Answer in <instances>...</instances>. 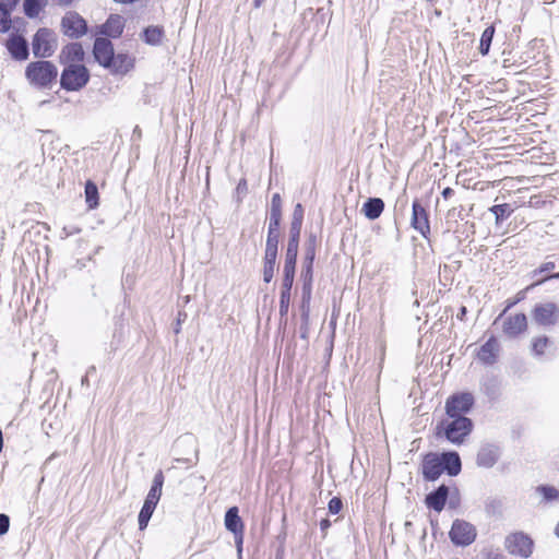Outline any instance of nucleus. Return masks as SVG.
Here are the masks:
<instances>
[{
  "mask_svg": "<svg viewBox=\"0 0 559 559\" xmlns=\"http://www.w3.org/2000/svg\"><path fill=\"white\" fill-rule=\"evenodd\" d=\"M133 67V60L124 53H114L112 63L108 66L114 73H126Z\"/></svg>",
  "mask_w": 559,
  "mask_h": 559,
  "instance_id": "23",
  "label": "nucleus"
},
{
  "mask_svg": "<svg viewBox=\"0 0 559 559\" xmlns=\"http://www.w3.org/2000/svg\"><path fill=\"white\" fill-rule=\"evenodd\" d=\"M80 231H81V229L75 226H69V227L63 228V233L66 234L67 237L71 236V235L79 234Z\"/></svg>",
  "mask_w": 559,
  "mask_h": 559,
  "instance_id": "48",
  "label": "nucleus"
},
{
  "mask_svg": "<svg viewBox=\"0 0 559 559\" xmlns=\"http://www.w3.org/2000/svg\"><path fill=\"white\" fill-rule=\"evenodd\" d=\"M57 4L59 5H62V7H68L70 5L74 0H55Z\"/></svg>",
  "mask_w": 559,
  "mask_h": 559,
  "instance_id": "54",
  "label": "nucleus"
},
{
  "mask_svg": "<svg viewBox=\"0 0 559 559\" xmlns=\"http://www.w3.org/2000/svg\"><path fill=\"white\" fill-rule=\"evenodd\" d=\"M115 2L122 3V4H131L134 3L136 0H114Z\"/></svg>",
  "mask_w": 559,
  "mask_h": 559,
  "instance_id": "55",
  "label": "nucleus"
},
{
  "mask_svg": "<svg viewBox=\"0 0 559 559\" xmlns=\"http://www.w3.org/2000/svg\"><path fill=\"white\" fill-rule=\"evenodd\" d=\"M93 53L100 66L108 68L112 63L115 53L111 41L104 37H97L94 41Z\"/></svg>",
  "mask_w": 559,
  "mask_h": 559,
  "instance_id": "12",
  "label": "nucleus"
},
{
  "mask_svg": "<svg viewBox=\"0 0 559 559\" xmlns=\"http://www.w3.org/2000/svg\"><path fill=\"white\" fill-rule=\"evenodd\" d=\"M502 320V332L509 338L518 337L527 329V318L524 313L503 317Z\"/></svg>",
  "mask_w": 559,
  "mask_h": 559,
  "instance_id": "10",
  "label": "nucleus"
},
{
  "mask_svg": "<svg viewBox=\"0 0 559 559\" xmlns=\"http://www.w3.org/2000/svg\"><path fill=\"white\" fill-rule=\"evenodd\" d=\"M499 344L495 337H490L478 350V359L486 364L492 365L498 356Z\"/></svg>",
  "mask_w": 559,
  "mask_h": 559,
  "instance_id": "17",
  "label": "nucleus"
},
{
  "mask_svg": "<svg viewBox=\"0 0 559 559\" xmlns=\"http://www.w3.org/2000/svg\"><path fill=\"white\" fill-rule=\"evenodd\" d=\"M493 35H495V26L493 25L486 27L485 31L483 32L481 37H480V43H479V52L483 56L488 55Z\"/></svg>",
  "mask_w": 559,
  "mask_h": 559,
  "instance_id": "29",
  "label": "nucleus"
},
{
  "mask_svg": "<svg viewBox=\"0 0 559 559\" xmlns=\"http://www.w3.org/2000/svg\"><path fill=\"white\" fill-rule=\"evenodd\" d=\"M548 342H549V340L546 336L535 338L532 343L533 353L537 356L543 355L545 352V348L548 345Z\"/></svg>",
  "mask_w": 559,
  "mask_h": 559,
  "instance_id": "34",
  "label": "nucleus"
},
{
  "mask_svg": "<svg viewBox=\"0 0 559 559\" xmlns=\"http://www.w3.org/2000/svg\"><path fill=\"white\" fill-rule=\"evenodd\" d=\"M84 193H85V201L87 203V206L90 210H94L98 206V189H97V186L88 180L86 183H85V190H84Z\"/></svg>",
  "mask_w": 559,
  "mask_h": 559,
  "instance_id": "26",
  "label": "nucleus"
},
{
  "mask_svg": "<svg viewBox=\"0 0 559 559\" xmlns=\"http://www.w3.org/2000/svg\"><path fill=\"white\" fill-rule=\"evenodd\" d=\"M555 535L559 538V522L557 523L555 527Z\"/></svg>",
  "mask_w": 559,
  "mask_h": 559,
  "instance_id": "58",
  "label": "nucleus"
},
{
  "mask_svg": "<svg viewBox=\"0 0 559 559\" xmlns=\"http://www.w3.org/2000/svg\"><path fill=\"white\" fill-rule=\"evenodd\" d=\"M176 462L177 463H187V462L192 463V460H190V459H177Z\"/></svg>",
  "mask_w": 559,
  "mask_h": 559,
  "instance_id": "56",
  "label": "nucleus"
},
{
  "mask_svg": "<svg viewBox=\"0 0 559 559\" xmlns=\"http://www.w3.org/2000/svg\"><path fill=\"white\" fill-rule=\"evenodd\" d=\"M295 270L283 269L282 290L290 293L294 283Z\"/></svg>",
  "mask_w": 559,
  "mask_h": 559,
  "instance_id": "32",
  "label": "nucleus"
},
{
  "mask_svg": "<svg viewBox=\"0 0 559 559\" xmlns=\"http://www.w3.org/2000/svg\"><path fill=\"white\" fill-rule=\"evenodd\" d=\"M124 17L119 14H111L107 19L106 23L102 27V33L106 36L117 38L119 37L124 28Z\"/></svg>",
  "mask_w": 559,
  "mask_h": 559,
  "instance_id": "16",
  "label": "nucleus"
},
{
  "mask_svg": "<svg viewBox=\"0 0 559 559\" xmlns=\"http://www.w3.org/2000/svg\"><path fill=\"white\" fill-rule=\"evenodd\" d=\"M507 550L515 556L527 558L533 551V540L524 533L510 534L504 542Z\"/></svg>",
  "mask_w": 559,
  "mask_h": 559,
  "instance_id": "8",
  "label": "nucleus"
},
{
  "mask_svg": "<svg viewBox=\"0 0 559 559\" xmlns=\"http://www.w3.org/2000/svg\"><path fill=\"white\" fill-rule=\"evenodd\" d=\"M437 489L443 490V489H449V487L442 484Z\"/></svg>",
  "mask_w": 559,
  "mask_h": 559,
  "instance_id": "60",
  "label": "nucleus"
},
{
  "mask_svg": "<svg viewBox=\"0 0 559 559\" xmlns=\"http://www.w3.org/2000/svg\"><path fill=\"white\" fill-rule=\"evenodd\" d=\"M449 535L453 544L467 546L475 540L476 530L471 523L464 520H455Z\"/></svg>",
  "mask_w": 559,
  "mask_h": 559,
  "instance_id": "7",
  "label": "nucleus"
},
{
  "mask_svg": "<svg viewBox=\"0 0 559 559\" xmlns=\"http://www.w3.org/2000/svg\"><path fill=\"white\" fill-rule=\"evenodd\" d=\"M384 210V202L379 198L368 199L361 209V212L369 219H377Z\"/></svg>",
  "mask_w": 559,
  "mask_h": 559,
  "instance_id": "21",
  "label": "nucleus"
},
{
  "mask_svg": "<svg viewBox=\"0 0 559 559\" xmlns=\"http://www.w3.org/2000/svg\"><path fill=\"white\" fill-rule=\"evenodd\" d=\"M45 4L46 0H24V13L28 17H36Z\"/></svg>",
  "mask_w": 559,
  "mask_h": 559,
  "instance_id": "30",
  "label": "nucleus"
},
{
  "mask_svg": "<svg viewBox=\"0 0 559 559\" xmlns=\"http://www.w3.org/2000/svg\"><path fill=\"white\" fill-rule=\"evenodd\" d=\"M411 225L424 238H427L430 233L429 216L426 209L419 201L413 202Z\"/></svg>",
  "mask_w": 559,
  "mask_h": 559,
  "instance_id": "11",
  "label": "nucleus"
},
{
  "mask_svg": "<svg viewBox=\"0 0 559 559\" xmlns=\"http://www.w3.org/2000/svg\"><path fill=\"white\" fill-rule=\"evenodd\" d=\"M10 520L5 514H0V536L5 534L9 530Z\"/></svg>",
  "mask_w": 559,
  "mask_h": 559,
  "instance_id": "45",
  "label": "nucleus"
},
{
  "mask_svg": "<svg viewBox=\"0 0 559 559\" xmlns=\"http://www.w3.org/2000/svg\"><path fill=\"white\" fill-rule=\"evenodd\" d=\"M11 27L10 12L0 3V32L5 33Z\"/></svg>",
  "mask_w": 559,
  "mask_h": 559,
  "instance_id": "33",
  "label": "nucleus"
},
{
  "mask_svg": "<svg viewBox=\"0 0 559 559\" xmlns=\"http://www.w3.org/2000/svg\"><path fill=\"white\" fill-rule=\"evenodd\" d=\"M5 46L13 59L22 61L28 58V44L23 36L11 35L8 38Z\"/></svg>",
  "mask_w": 559,
  "mask_h": 559,
  "instance_id": "15",
  "label": "nucleus"
},
{
  "mask_svg": "<svg viewBox=\"0 0 559 559\" xmlns=\"http://www.w3.org/2000/svg\"><path fill=\"white\" fill-rule=\"evenodd\" d=\"M163 484H164V476H163V473L159 471V472L154 476V479H153V483H152L151 489H162Z\"/></svg>",
  "mask_w": 559,
  "mask_h": 559,
  "instance_id": "46",
  "label": "nucleus"
},
{
  "mask_svg": "<svg viewBox=\"0 0 559 559\" xmlns=\"http://www.w3.org/2000/svg\"><path fill=\"white\" fill-rule=\"evenodd\" d=\"M474 396L469 392H459L450 395L444 405L448 417H467L466 415L473 408Z\"/></svg>",
  "mask_w": 559,
  "mask_h": 559,
  "instance_id": "4",
  "label": "nucleus"
},
{
  "mask_svg": "<svg viewBox=\"0 0 559 559\" xmlns=\"http://www.w3.org/2000/svg\"><path fill=\"white\" fill-rule=\"evenodd\" d=\"M460 503H461L460 491H450L449 493H447V506L450 509L459 508Z\"/></svg>",
  "mask_w": 559,
  "mask_h": 559,
  "instance_id": "40",
  "label": "nucleus"
},
{
  "mask_svg": "<svg viewBox=\"0 0 559 559\" xmlns=\"http://www.w3.org/2000/svg\"><path fill=\"white\" fill-rule=\"evenodd\" d=\"M276 258L277 252L265 251L263 267V281L265 283H270L273 280L276 265Z\"/></svg>",
  "mask_w": 559,
  "mask_h": 559,
  "instance_id": "25",
  "label": "nucleus"
},
{
  "mask_svg": "<svg viewBox=\"0 0 559 559\" xmlns=\"http://www.w3.org/2000/svg\"><path fill=\"white\" fill-rule=\"evenodd\" d=\"M343 508L342 500L337 497H334L329 502V511L332 514H337Z\"/></svg>",
  "mask_w": 559,
  "mask_h": 559,
  "instance_id": "42",
  "label": "nucleus"
},
{
  "mask_svg": "<svg viewBox=\"0 0 559 559\" xmlns=\"http://www.w3.org/2000/svg\"><path fill=\"white\" fill-rule=\"evenodd\" d=\"M301 226H302L301 223L292 222L289 240H295L296 243H299Z\"/></svg>",
  "mask_w": 559,
  "mask_h": 559,
  "instance_id": "41",
  "label": "nucleus"
},
{
  "mask_svg": "<svg viewBox=\"0 0 559 559\" xmlns=\"http://www.w3.org/2000/svg\"><path fill=\"white\" fill-rule=\"evenodd\" d=\"M25 76L29 84L37 88H50L57 81L58 69L50 61H34L27 64Z\"/></svg>",
  "mask_w": 559,
  "mask_h": 559,
  "instance_id": "2",
  "label": "nucleus"
},
{
  "mask_svg": "<svg viewBox=\"0 0 559 559\" xmlns=\"http://www.w3.org/2000/svg\"><path fill=\"white\" fill-rule=\"evenodd\" d=\"M164 36L163 28L158 26H148L143 32L144 41L148 45H158Z\"/></svg>",
  "mask_w": 559,
  "mask_h": 559,
  "instance_id": "28",
  "label": "nucleus"
},
{
  "mask_svg": "<svg viewBox=\"0 0 559 559\" xmlns=\"http://www.w3.org/2000/svg\"><path fill=\"white\" fill-rule=\"evenodd\" d=\"M270 216L282 217V199L278 193L272 197Z\"/></svg>",
  "mask_w": 559,
  "mask_h": 559,
  "instance_id": "35",
  "label": "nucleus"
},
{
  "mask_svg": "<svg viewBox=\"0 0 559 559\" xmlns=\"http://www.w3.org/2000/svg\"><path fill=\"white\" fill-rule=\"evenodd\" d=\"M282 217L270 216L269 230L271 234L280 233V223Z\"/></svg>",
  "mask_w": 559,
  "mask_h": 559,
  "instance_id": "44",
  "label": "nucleus"
},
{
  "mask_svg": "<svg viewBox=\"0 0 559 559\" xmlns=\"http://www.w3.org/2000/svg\"><path fill=\"white\" fill-rule=\"evenodd\" d=\"M473 421L468 417H448L436 427V436L445 438L449 442L461 445L473 430Z\"/></svg>",
  "mask_w": 559,
  "mask_h": 559,
  "instance_id": "1",
  "label": "nucleus"
},
{
  "mask_svg": "<svg viewBox=\"0 0 559 559\" xmlns=\"http://www.w3.org/2000/svg\"><path fill=\"white\" fill-rule=\"evenodd\" d=\"M490 212L496 217V223L499 224L504 218L509 217L512 213V209L510 204L503 203V204H497L490 207Z\"/></svg>",
  "mask_w": 559,
  "mask_h": 559,
  "instance_id": "31",
  "label": "nucleus"
},
{
  "mask_svg": "<svg viewBox=\"0 0 559 559\" xmlns=\"http://www.w3.org/2000/svg\"><path fill=\"white\" fill-rule=\"evenodd\" d=\"M532 318L536 324L550 328L559 321V307L554 302L537 304L532 311Z\"/></svg>",
  "mask_w": 559,
  "mask_h": 559,
  "instance_id": "6",
  "label": "nucleus"
},
{
  "mask_svg": "<svg viewBox=\"0 0 559 559\" xmlns=\"http://www.w3.org/2000/svg\"><path fill=\"white\" fill-rule=\"evenodd\" d=\"M88 80L90 73L85 66L70 63L61 73L60 84L67 91H79L87 84Z\"/></svg>",
  "mask_w": 559,
  "mask_h": 559,
  "instance_id": "3",
  "label": "nucleus"
},
{
  "mask_svg": "<svg viewBox=\"0 0 559 559\" xmlns=\"http://www.w3.org/2000/svg\"><path fill=\"white\" fill-rule=\"evenodd\" d=\"M225 526L234 535H238L243 531V524L240 516L238 515V508L231 507L225 514Z\"/></svg>",
  "mask_w": 559,
  "mask_h": 559,
  "instance_id": "22",
  "label": "nucleus"
},
{
  "mask_svg": "<svg viewBox=\"0 0 559 559\" xmlns=\"http://www.w3.org/2000/svg\"><path fill=\"white\" fill-rule=\"evenodd\" d=\"M519 301L518 300H514V301H509L506 309L498 316V318L495 320V323L499 322L500 320H502V318L504 317L506 312L512 308L516 302Z\"/></svg>",
  "mask_w": 559,
  "mask_h": 559,
  "instance_id": "47",
  "label": "nucleus"
},
{
  "mask_svg": "<svg viewBox=\"0 0 559 559\" xmlns=\"http://www.w3.org/2000/svg\"><path fill=\"white\" fill-rule=\"evenodd\" d=\"M554 269H555V263L554 262H546V263L540 265L538 272L543 273V272H547V271H550V270H554Z\"/></svg>",
  "mask_w": 559,
  "mask_h": 559,
  "instance_id": "49",
  "label": "nucleus"
},
{
  "mask_svg": "<svg viewBox=\"0 0 559 559\" xmlns=\"http://www.w3.org/2000/svg\"><path fill=\"white\" fill-rule=\"evenodd\" d=\"M61 58L70 63H79L84 59V50L80 43H71L61 51Z\"/></svg>",
  "mask_w": 559,
  "mask_h": 559,
  "instance_id": "20",
  "label": "nucleus"
},
{
  "mask_svg": "<svg viewBox=\"0 0 559 559\" xmlns=\"http://www.w3.org/2000/svg\"><path fill=\"white\" fill-rule=\"evenodd\" d=\"M33 53L36 58H48L56 50L53 33L48 28H39L32 41Z\"/></svg>",
  "mask_w": 559,
  "mask_h": 559,
  "instance_id": "5",
  "label": "nucleus"
},
{
  "mask_svg": "<svg viewBox=\"0 0 559 559\" xmlns=\"http://www.w3.org/2000/svg\"><path fill=\"white\" fill-rule=\"evenodd\" d=\"M242 539H243V531L240 532L238 535H235V540L237 544L238 552H241Z\"/></svg>",
  "mask_w": 559,
  "mask_h": 559,
  "instance_id": "51",
  "label": "nucleus"
},
{
  "mask_svg": "<svg viewBox=\"0 0 559 559\" xmlns=\"http://www.w3.org/2000/svg\"><path fill=\"white\" fill-rule=\"evenodd\" d=\"M450 491H430L426 496L425 502L429 509L441 512L447 504V493Z\"/></svg>",
  "mask_w": 559,
  "mask_h": 559,
  "instance_id": "24",
  "label": "nucleus"
},
{
  "mask_svg": "<svg viewBox=\"0 0 559 559\" xmlns=\"http://www.w3.org/2000/svg\"><path fill=\"white\" fill-rule=\"evenodd\" d=\"M314 237L310 238L309 245L306 249V262H307V271L309 272L312 266V262L314 260Z\"/></svg>",
  "mask_w": 559,
  "mask_h": 559,
  "instance_id": "39",
  "label": "nucleus"
},
{
  "mask_svg": "<svg viewBox=\"0 0 559 559\" xmlns=\"http://www.w3.org/2000/svg\"><path fill=\"white\" fill-rule=\"evenodd\" d=\"M185 319H186V314L182 313V312H179L178 313V319H177V324H176V328H175V333H179L180 332L181 322Z\"/></svg>",
  "mask_w": 559,
  "mask_h": 559,
  "instance_id": "50",
  "label": "nucleus"
},
{
  "mask_svg": "<svg viewBox=\"0 0 559 559\" xmlns=\"http://www.w3.org/2000/svg\"><path fill=\"white\" fill-rule=\"evenodd\" d=\"M439 459L443 472H447L450 476H455L461 472V459L456 452L442 453Z\"/></svg>",
  "mask_w": 559,
  "mask_h": 559,
  "instance_id": "19",
  "label": "nucleus"
},
{
  "mask_svg": "<svg viewBox=\"0 0 559 559\" xmlns=\"http://www.w3.org/2000/svg\"><path fill=\"white\" fill-rule=\"evenodd\" d=\"M465 312H466V308H465V307H462V308H461V314H465Z\"/></svg>",
  "mask_w": 559,
  "mask_h": 559,
  "instance_id": "61",
  "label": "nucleus"
},
{
  "mask_svg": "<svg viewBox=\"0 0 559 559\" xmlns=\"http://www.w3.org/2000/svg\"><path fill=\"white\" fill-rule=\"evenodd\" d=\"M290 302V293L281 292L280 297V314L281 317H285L288 313Z\"/></svg>",
  "mask_w": 559,
  "mask_h": 559,
  "instance_id": "37",
  "label": "nucleus"
},
{
  "mask_svg": "<svg viewBox=\"0 0 559 559\" xmlns=\"http://www.w3.org/2000/svg\"><path fill=\"white\" fill-rule=\"evenodd\" d=\"M159 500L160 491H148L138 519L141 531L146 528Z\"/></svg>",
  "mask_w": 559,
  "mask_h": 559,
  "instance_id": "13",
  "label": "nucleus"
},
{
  "mask_svg": "<svg viewBox=\"0 0 559 559\" xmlns=\"http://www.w3.org/2000/svg\"><path fill=\"white\" fill-rule=\"evenodd\" d=\"M500 457V449L493 443L481 444L476 457V463L480 467H492Z\"/></svg>",
  "mask_w": 559,
  "mask_h": 559,
  "instance_id": "14",
  "label": "nucleus"
},
{
  "mask_svg": "<svg viewBox=\"0 0 559 559\" xmlns=\"http://www.w3.org/2000/svg\"><path fill=\"white\" fill-rule=\"evenodd\" d=\"M423 473L426 479L436 480L439 478L443 469L438 455L426 456L423 463Z\"/></svg>",
  "mask_w": 559,
  "mask_h": 559,
  "instance_id": "18",
  "label": "nucleus"
},
{
  "mask_svg": "<svg viewBox=\"0 0 559 559\" xmlns=\"http://www.w3.org/2000/svg\"><path fill=\"white\" fill-rule=\"evenodd\" d=\"M536 489L546 490V489H554V488L552 487H547V486H538Z\"/></svg>",
  "mask_w": 559,
  "mask_h": 559,
  "instance_id": "59",
  "label": "nucleus"
},
{
  "mask_svg": "<svg viewBox=\"0 0 559 559\" xmlns=\"http://www.w3.org/2000/svg\"><path fill=\"white\" fill-rule=\"evenodd\" d=\"M302 221H304V207L300 203H298V204H296V206L294 209L292 222L302 224Z\"/></svg>",
  "mask_w": 559,
  "mask_h": 559,
  "instance_id": "43",
  "label": "nucleus"
},
{
  "mask_svg": "<svg viewBox=\"0 0 559 559\" xmlns=\"http://www.w3.org/2000/svg\"><path fill=\"white\" fill-rule=\"evenodd\" d=\"M548 278H559V273H555V274L546 277V280H548ZM544 281H545V278L542 282H544Z\"/></svg>",
  "mask_w": 559,
  "mask_h": 559,
  "instance_id": "57",
  "label": "nucleus"
},
{
  "mask_svg": "<svg viewBox=\"0 0 559 559\" xmlns=\"http://www.w3.org/2000/svg\"><path fill=\"white\" fill-rule=\"evenodd\" d=\"M298 245L295 240H288L287 250L285 255V263L283 269L295 270L298 254Z\"/></svg>",
  "mask_w": 559,
  "mask_h": 559,
  "instance_id": "27",
  "label": "nucleus"
},
{
  "mask_svg": "<svg viewBox=\"0 0 559 559\" xmlns=\"http://www.w3.org/2000/svg\"><path fill=\"white\" fill-rule=\"evenodd\" d=\"M241 185H242V182H239V183H238V189H239V188H240V189H243V186H241Z\"/></svg>",
  "mask_w": 559,
  "mask_h": 559,
  "instance_id": "62",
  "label": "nucleus"
},
{
  "mask_svg": "<svg viewBox=\"0 0 559 559\" xmlns=\"http://www.w3.org/2000/svg\"><path fill=\"white\" fill-rule=\"evenodd\" d=\"M331 526V522L328 519H323L320 522V528L325 534L328 528Z\"/></svg>",
  "mask_w": 559,
  "mask_h": 559,
  "instance_id": "52",
  "label": "nucleus"
},
{
  "mask_svg": "<svg viewBox=\"0 0 559 559\" xmlns=\"http://www.w3.org/2000/svg\"><path fill=\"white\" fill-rule=\"evenodd\" d=\"M280 233L267 231L265 251L277 252Z\"/></svg>",
  "mask_w": 559,
  "mask_h": 559,
  "instance_id": "38",
  "label": "nucleus"
},
{
  "mask_svg": "<svg viewBox=\"0 0 559 559\" xmlns=\"http://www.w3.org/2000/svg\"><path fill=\"white\" fill-rule=\"evenodd\" d=\"M538 503L549 504L559 500V491H539Z\"/></svg>",
  "mask_w": 559,
  "mask_h": 559,
  "instance_id": "36",
  "label": "nucleus"
},
{
  "mask_svg": "<svg viewBox=\"0 0 559 559\" xmlns=\"http://www.w3.org/2000/svg\"><path fill=\"white\" fill-rule=\"evenodd\" d=\"M241 185H242V182H239V183H238V189H239V188H240V189H243V186H241Z\"/></svg>",
  "mask_w": 559,
  "mask_h": 559,
  "instance_id": "63",
  "label": "nucleus"
},
{
  "mask_svg": "<svg viewBox=\"0 0 559 559\" xmlns=\"http://www.w3.org/2000/svg\"><path fill=\"white\" fill-rule=\"evenodd\" d=\"M453 193H454L453 189H451L450 187H447V188H444V189H443V191H442V197H443L444 199H449L450 197H452V195H453Z\"/></svg>",
  "mask_w": 559,
  "mask_h": 559,
  "instance_id": "53",
  "label": "nucleus"
},
{
  "mask_svg": "<svg viewBox=\"0 0 559 559\" xmlns=\"http://www.w3.org/2000/svg\"><path fill=\"white\" fill-rule=\"evenodd\" d=\"M61 27L70 38H80L87 32L86 21L76 12L69 11L61 20Z\"/></svg>",
  "mask_w": 559,
  "mask_h": 559,
  "instance_id": "9",
  "label": "nucleus"
}]
</instances>
